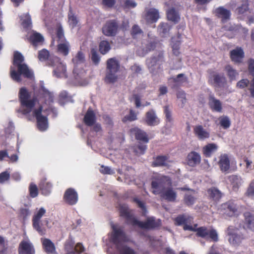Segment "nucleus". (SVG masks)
<instances>
[{"instance_id":"39","label":"nucleus","mask_w":254,"mask_h":254,"mask_svg":"<svg viewBox=\"0 0 254 254\" xmlns=\"http://www.w3.org/2000/svg\"><path fill=\"white\" fill-rule=\"evenodd\" d=\"M40 92L42 93L43 97L45 99L46 103L50 104L53 101V94L45 88H42Z\"/></svg>"},{"instance_id":"43","label":"nucleus","mask_w":254,"mask_h":254,"mask_svg":"<svg viewBox=\"0 0 254 254\" xmlns=\"http://www.w3.org/2000/svg\"><path fill=\"white\" fill-rule=\"evenodd\" d=\"M78 19L77 17L73 14L71 11H70L68 14V22L70 26L73 28L76 26L78 23Z\"/></svg>"},{"instance_id":"45","label":"nucleus","mask_w":254,"mask_h":254,"mask_svg":"<svg viewBox=\"0 0 254 254\" xmlns=\"http://www.w3.org/2000/svg\"><path fill=\"white\" fill-rule=\"evenodd\" d=\"M22 25L24 28H28L32 24L30 16L28 13L25 14L24 17L21 18Z\"/></svg>"},{"instance_id":"22","label":"nucleus","mask_w":254,"mask_h":254,"mask_svg":"<svg viewBox=\"0 0 254 254\" xmlns=\"http://www.w3.org/2000/svg\"><path fill=\"white\" fill-rule=\"evenodd\" d=\"M201 158L200 155L195 152H191L187 157L188 164L193 167L200 162Z\"/></svg>"},{"instance_id":"5","label":"nucleus","mask_w":254,"mask_h":254,"mask_svg":"<svg viewBox=\"0 0 254 254\" xmlns=\"http://www.w3.org/2000/svg\"><path fill=\"white\" fill-rule=\"evenodd\" d=\"M227 233L229 236L228 241L234 246H238L244 239L241 232L234 226H231L228 228Z\"/></svg>"},{"instance_id":"47","label":"nucleus","mask_w":254,"mask_h":254,"mask_svg":"<svg viewBox=\"0 0 254 254\" xmlns=\"http://www.w3.org/2000/svg\"><path fill=\"white\" fill-rule=\"evenodd\" d=\"M245 194L250 197H254V180L249 185Z\"/></svg>"},{"instance_id":"38","label":"nucleus","mask_w":254,"mask_h":254,"mask_svg":"<svg viewBox=\"0 0 254 254\" xmlns=\"http://www.w3.org/2000/svg\"><path fill=\"white\" fill-rule=\"evenodd\" d=\"M207 191L209 196L214 201H217L221 197V192L215 188L209 189Z\"/></svg>"},{"instance_id":"36","label":"nucleus","mask_w":254,"mask_h":254,"mask_svg":"<svg viewBox=\"0 0 254 254\" xmlns=\"http://www.w3.org/2000/svg\"><path fill=\"white\" fill-rule=\"evenodd\" d=\"M167 18L169 20L174 23H177L180 19V16L178 12L174 9L171 8L167 11Z\"/></svg>"},{"instance_id":"54","label":"nucleus","mask_w":254,"mask_h":254,"mask_svg":"<svg viewBox=\"0 0 254 254\" xmlns=\"http://www.w3.org/2000/svg\"><path fill=\"white\" fill-rule=\"evenodd\" d=\"M174 81L175 82L184 83L187 81V78L183 73L179 74L176 78H174Z\"/></svg>"},{"instance_id":"32","label":"nucleus","mask_w":254,"mask_h":254,"mask_svg":"<svg viewBox=\"0 0 254 254\" xmlns=\"http://www.w3.org/2000/svg\"><path fill=\"white\" fill-rule=\"evenodd\" d=\"M213 84L217 86H224L226 84V79L223 76L219 74H214L212 77Z\"/></svg>"},{"instance_id":"44","label":"nucleus","mask_w":254,"mask_h":254,"mask_svg":"<svg viewBox=\"0 0 254 254\" xmlns=\"http://www.w3.org/2000/svg\"><path fill=\"white\" fill-rule=\"evenodd\" d=\"M220 124L224 128H227L230 126L231 122L229 119L226 116L219 118Z\"/></svg>"},{"instance_id":"53","label":"nucleus","mask_w":254,"mask_h":254,"mask_svg":"<svg viewBox=\"0 0 254 254\" xmlns=\"http://www.w3.org/2000/svg\"><path fill=\"white\" fill-rule=\"evenodd\" d=\"M164 113L167 121L171 122L172 121L171 110L169 108L168 106L164 107Z\"/></svg>"},{"instance_id":"1","label":"nucleus","mask_w":254,"mask_h":254,"mask_svg":"<svg viewBox=\"0 0 254 254\" xmlns=\"http://www.w3.org/2000/svg\"><path fill=\"white\" fill-rule=\"evenodd\" d=\"M171 181L166 176H162L152 181V192L160 194L161 196L168 201H175L177 197L176 192L170 187Z\"/></svg>"},{"instance_id":"62","label":"nucleus","mask_w":254,"mask_h":254,"mask_svg":"<svg viewBox=\"0 0 254 254\" xmlns=\"http://www.w3.org/2000/svg\"><path fill=\"white\" fill-rule=\"evenodd\" d=\"M57 34L58 38L59 39V42H61L62 41H65L64 38V31L61 27H59L58 28Z\"/></svg>"},{"instance_id":"26","label":"nucleus","mask_w":254,"mask_h":254,"mask_svg":"<svg viewBox=\"0 0 254 254\" xmlns=\"http://www.w3.org/2000/svg\"><path fill=\"white\" fill-rule=\"evenodd\" d=\"M215 13L217 16L222 18V20H227L230 18V11L223 7H220L216 9Z\"/></svg>"},{"instance_id":"4","label":"nucleus","mask_w":254,"mask_h":254,"mask_svg":"<svg viewBox=\"0 0 254 254\" xmlns=\"http://www.w3.org/2000/svg\"><path fill=\"white\" fill-rule=\"evenodd\" d=\"M19 96L23 107V113L27 114L33 111L37 100L34 96H32L31 93L28 92L25 87L20 88Z\"/></svg>"},{"instance_id":"34","label":"nucleus","mask_w":254,"mask_h":254,"mask_svg":"<svg viewBox=\"0 0 254 254\" xmlns=\"http://www.w3.org/2000/svg\"><path fill=\"white\" fill-rule=\"evenodd\" d=\"M118 71H107L105 81L108 83H113L117 81Z\"/></svg>"},{"instance_id":"31","label":"nucleus","mask_w":254,"mask_h":254,"mask_svg":"<svg viewBox=\"0 0 254 254\" xmlns=\"http://www.w3.org/2000/svg\"><path fill=\"white\" fill-rule=\"evenodd\" d=\"M225 70L230 80H236L238 76L239 73L234 69L231 65H227L225 67Z\"/></svg>"},{"instance_id":"14","label":"nucleus","mask_w":254,"mask_h":254,"mask_svg":"<svg viewBox=\"0 0 254 254\" xmlns=\"http://www.w3.org/2000/svg\"><path fill=\"white\" fill-rule=\"evenodd\" d=\"M143 17L147 23H153L156 22L159 18V12L155 8L146 9L144 12Z\"/></svg>"},{"instance_id":"21","label":"nucleus","mask_w":254,"mask_h":254,"mask_svg":"<svg viewBox=\"0 0 254 254\" xmlns=\"http://www.w3.org/2000/svg\"><path fill=\"white\" fill-rule=\"evenodd\" d=\"M194 133L197 138L204 140L209 137V133L201 125L196 126L194 127Z\"/></svg>"},{"instance_id":"6","label":"nucleus","mask_w":254,"mask_h":254,"mask_svg":"<svg viewBox=\"0 0 254 254\" xmlns=\"http://www.w3.org/2000/svg\"><path fill=\"white\" fill-rule=\"evenodd\" d=\"M49 64L54 67V73L57 77H61L64 74L66 71L65 66L58 57L56 56L50 57Z\"/></svg>"},{"instance_id":"10","label":"nucleus","mask_w":254,"mask_h":254,"mask_svg":"<svg viewBox=\"0 0 254 254\" xmlns=\"http://www.w3.org/2000/svg\"><path fill=\"white\" fill-rule=\"evenodd\" d=\"M42 107L40 106L39 109L33 111V115L37 120V126L38 128L42 131L45 130L48 127V121L46 117L41 115Z\"/></svg>"},{"instance_id":"15","label":"nucleus","mask_w":254,"mask_h":254,"mask_svg":"<svg viewBox=\"0 0 254 254\" xmlns=\"http://www.w3.org/2000/svg\"><path fill=\"white\" fill-rule=\"evenodd\" d=\"M18 254H35L34 247L30 241L24 240L20 243Z\"/></svg>"},{"instance_id":"12","label":"nucleus","mask_w":254,"mask_h":254,"mask_svg":"<svg viewBox=\"0 0 254 254\" xmlns=\"http://www.w3.org/2000/svg\"><path fill=\"white\" fill-rule=\"evenodd\" d=\"M163 62V57L162 54H158L153 56L147 60L148 67L151 72H154L158 69Z\"/></svg>"},{"instance_id":"56","label":"nucleus","mask_w":254,"mask_h":254,"mask_svg":"<svg viewBox=\"0 0 254 254\" xmlns=\"http://www.w3.org/2000/svg\"><path fill=\"white\" fill-rule=\"evenodd\" d=\"M146 149V146L143 144L139 145L137 147L134 149V151L137 154H143Z\"/></svg>"},{"instance_id":"18","label":"nucleus","mask_w":254,"mask_h":254,"mask_svg":"<svg viewBox=\"0 0 254 254\" xmlns=\"http://www.w3.org/2000/svg\"><path fill=\"white\" fill-rule=\"evenodd\" d=\"M64 198L66 203L70 205H73L77 201L78 195L74 190L68 189L64 193Z\"/></svg>"},{"instance_id":"3","label":"nucleus","mask_w":254,"mask_h":254,"mask_svg":"<svg viewBox=\"0 0 254 254\" xmlns=\"http://www.w3.org/2000/svg\"><path fill=\"white\" fill-rule=\"evenodd\" d=\"M24 58L22 55L18 52H15L14 54L13 65L17 68V71L11 67L10 74L11 78L17 82L21 81V75L28 78H32L33 72L29 68L27 65L23 63Z\"/></svg>"},{"instance_id":"37","label":"nucleus","mask_w":254,"mask_h":254,"mask_svg":"<svg viewBox=\"0 0 254 254\" xmlns=\"http://www.w3.org/2000/svg\"><path fill=\"white\" fill-rule=\"evenodd\" d=\"M245 218V223L247 225L248 228L254 231V217L250 212H246L244 214Z\"/></svg>"},{"instance_id":"25","label":"nucleus","mask_w":254,"mask_h":254,"mask_svg":"<svg viewBox=\"0 0 254 254\" xmlns=\"http://www.w3.org/2000/svg\"><path fill=\"white\" fill-rule=\"evenodd\" d=\"M44 37L40 33L34 32L29 38V41L35 47L39 45H41L44 42Z\"/></svg>"},{"instance_id":"58","label":"nucleus","mask_w":254,"mask_h":254,"mask_svg":"<svg viewBox=\"0 0 254 254\" xmlns=\"http://www.w3.org/2000/svg\"><path fill=\"white\" fill-rule=\"evenodd\" d=\"M185 201L188 205H191L194 203L195 198L190 195H186L185 198Z\"/></svg>"},{"instance_id":"24","label":"nucleus","mask_w":254,"mask_h":254,"mask_svg":"<svg viewBox=\"0 0 254 254\" xmlns=\"http://www.w3.org/2000/svg\"><path fill=\"white\" fill-rule=\"evenodd\" d=\"M130 133L132 135H134L137 140H141L145 142L148 141L146 133L138 128H131L130 129Z\"/></svg>"},{"instance_id":"27","label":"nucleus","mask_w":254,"mask_h":254,"mask_svg":"<svg viewBox=\"0 0 254 254\" xmlns=\"http://www.w3.org/2000/svg\"><path fill=\"white\" fill-rule=\"evenodd\" d=\"M69 47L70 45L67 41H62L61 42H59L58 52L64 56H67L69 53Z\"/></svg>"},{"instance_id":"11","label":"nucleus","mask_w":254,"mask_h":254,"mask_svg":"<svg viewBox=\"0 0 254 254\" xmlns=\"http://www.w3.org/2000/svg\"><path fill=\"white\" fill-rule=\"evenodd\" d=\"M132 225L138 226L142 228H153L161 225V221L159 220L155 221L153 217L148 218L146 221H139L136 219H133Z\"/></svg>"},{"instance_id":"30","label":"nucleus","mask_w":254,"mask_h":254,"mask_svg":"<svg viewBox=\"0 0 254 254\" xmlns=\"http://www.w3.org/2000/svg\"><path fill=\"white\" fill-rule=\"evenodd\" d=\"M119 64L118 61L114 58L109 59L107 62V71H118Z\"/></svg>"},{"instance_id":"35","label":"nucleus","mask_w":254,"mask_h":254,"mask_svg":"<svg viewBox=\"0 0 254 254\" xmlns=\"http://www.w3.org/2000/svg\"><path fill=\"white\" fill-rule=\"evenodd\" d=\"M217 149V146L214 143H210L203 148V152L206 157H209Z\"/></svg>"},{"instance_id":"7","label":"nucleus","mask_w":254,"mask_h":254,"mask_svg":"<svg viewBox=\"0 0 254 254\" xmlns=\"http://www.w3.org/2000/svg\"><path fill=\"white\" fill-rule=\"evenodd\" d=\"M239 206L234 201H228L223 203L219 208L220 213L229 216L236 214L238 212Z\"/></svg>"},{"instance_id":"57","label":"nucleus","mask_w":254,"mask_h":254,"mask_svg":"<svg viewBox=\"0 0 254 254\" xmlns=\"http://www.w3.org/2000/svg\"><path fill=\"white\" fill-rule=\"evenodd\" d=\"M231 181L235 184L237 187L241 184L242 179L236 175H232L230 177Z\"/></svg>"},{"instance_id":"46","label":"nucleus","mask_w":254,"mask_h":254,"mask_svg":"<svg viewBox=\"0 0 254 254\" xmlns=\"http://www.w3.org/2000/svg\"><path fill=\"white\" fill-rule=\"evenodd\" d=\"M177 96L178 99L181 102V107H183L187 102L186 93L184 91H179L177 93Z\"/></svg>"},{"instance_id":"20","label":"nucleus","mask_w":254,"mask_h":254,"mask_svg":"<svg viewBox=\"0 0 254 254\" xmlns=\"http://www.w3.org/2000/svg\"><path fill=\"white\" fill-rule=\"evenodd\" d=\"M41 242L44 251L48 254H55L56 248L54 244L49 239L42 238Z\"/></svg>"},{"instance_id":"19","label":"nucleus","mask_w":254,"mask_h":254,"mask_svg":"<svg viewBox=\"0 0 254 254\" xmlns=\"http://www.w3.org/2000/svg\"><path fill=\"white\" fill-rule=\"evenodd\" d=\"M145 122L150 126H156L159 123V120L154 110H150L146 113Z\"/></svg>"},{"instance_id":"59","label":"nucleus","mask_w":254,"mask_h":254,"mask_svg":"<svg viewBox=\"0 0 254 254\" xmlns=\"http://www.w3.org/2000/svg\"><path fill=\"white\" fill-rule=\"evenodd\" d=\"M249 83V81L247 79H243L239 81L237 84V86L240 88H244L247 87Z\"/></svg>"},{"instance_id":"48","label":"nucleus","mask_w":254,"mask_h":254,"mask_svg":"<svg viewBox=\"0 0 254 254\" xmlns=\"http://www.w3.org/2000/svg\"><path fill=\"white\" fill-rule=\"evenodd\" d=\"M49 56V52L46 49H43L39 52L38 59L41 61L46 60Z\"/></svg>"},{"instance_id":"16","label":"nucleus","mask_w":254,"mask_h":254,"mask_svg":"<svg viewBox=\"0 0 254 254\" xmlns=\"http://www.w3.org/2000/svg\"><path fill=\"white\" fill-rule=\"evenodd\" d=\"M118 26L114 21H109L102 28L103 33L107 36H115L118 30Z\"/></svg>"},{"instance_id":"49","label":"nucleus","mask_w":254,"mask_h":254,"mask_svg":"<svg viewBox=\"0 0 254 254\" xmlns=\"http://www.w3.org/2000/svg\"><path fill=\"white\" fill-rule=\"evenodd\" d=\"M158 29H159V32L160 33H162L163 34L165 35L170 30V27L167 23H161L159 25V26L158 27Z\"/></svg>"},{"instance_id":"13","label":"nucleus","mask_w":254,"mask_h":254,"mask_svg":"<svg viewBox=\"0 0 254 254\" xmlns=\"http://www.w3.org/2000/svg\"><path fill=\"white\" fill-rule=\"evenodd\" d=\"M191 221L192 218L186 215H180L175 219L176 223L178 225H184L185 230L194 231L195 230V227L197 226V225L195 224L193 226L190 225Z\"/></svg>"},{"instance_id":"33","label":"nucleus","mask_w":254,"mask_h":254,"mask_svg":"<svg viewBox=\"0 0 254 254\" xmlns=\"http://www.w3.org/2000/svg\"><path fill=\"white\" fill-rule=\"evenodd\" d=\"M120 212L122 216L125 217L127 219H130L132 223L133 219L131 213L129 212L127 206L126 204H121L120 205Z\"/></svg>"},{"instance_id":"41","label":"nucleus","mask_w":254,"mask_h":254,"mask_svg":"<svg viewBox=\"0 0 254 254\" xmlns=\"http://www.w3.org/2000/svg\"><path fill=\"white\" fill-rule=\"evenodd\" d=\"M84 61V55L82 52L80 51L78 52L76 55L72 59V62L76 65L83 63Z\"/></svg>"},{"instance_id":"64","label":"nucleus","mask_w":254,"mask_h":254,"mask_svg":"<svg viewBox=\"0 0 254 254\" xmlns=\"http://www.w3.org/2000/svg\"><path fill=\"white\" fill-rule=\"evenodd\" d=\"M74 250L75 252L81 254L84 252V248L82 244L79 243L75 245Z\"/></svg>"},{"instance_id":"50","label":"nucleus","mask_w":254,"mask_h":254,"mask_svg":"<svg viewBox=\"0 0 254 254\" xmlns=\"http://www.w3.org/2000/svg\"><path fill=\"white\" fill-rule=\"evenodd\" d=\"M1 254H7L9 253V249L7 246V242L5 241L3 238L1 237Z\"/></svg>"},{"instance_id":"63","label":"nucleus","mask_w":254,"mask_h":254,"mask_svg":"<svg viewBox=\"0 0 254 254\" xmlns=\"http://www.w3.org/2000/svg\"><path fill=\"white\" fill-rule=\"evenodd\" d=\"M91 54H92L91 59H92V61L95 64H98L100 61V58H99L98 55L96 53V52L93 50L92 51Z\"/></svg>"},{"instance_id":"9","label":"nucleus","mask_w":254,"mask_h":254,"mask_svg":"<svg viewBox=\"0 0 254 254\" xmlns=\"http://www.w3.org/2000/svg\"><path fill=\"white\" fill-rule=\"evenodd\" d=\"M46 213V210L42 207L34 215L32 219L33 227L41 235H44L46 230L40 225V219Z\"/></svg>"},{"instance_id":"23","label":"nucleus","mask_w":254,"mask_h":254,"mask_svg":"<svg viewBox=\"0 0 254 254\" xmlns=\"http://www.w3.org/2000/svg\"><path fill=\"white\" fill-rule=\"evenodd\" d=\"M209 106L211 109L213 111L217 112H221L222 110V106L221 102L212 96L209 98Z\"/></svg>"},{"instance_id":"51","label":"nucleus","mask_w":254,"mask_h":254,"mask_svg":"<svg viewBox=\"0 0 254 254\" xmlns=\"http://www.w3.org/2000/svg\"><path fill=\"white\" fill-rule=\"evenodd\" d=\"M29 191L31 197H36L38 194V190L36 185L31 183L29 186Z\"/></svg>"},{"instance_id":"52","label":"nucleus","mask_w":254,"mask_h":254,"mask_svg":"<svg viewBox=\"0 0 254 254\" xmlns=\"http://www.w3.org/2000/svg\"><path fill=\"white\" fill-rule=\"evenodd\" d=\"M100 172L104 174H114L115 173V171L114 170L112 169L111 168L105 166L104 165L101 166V169L100 170Z\"/></svg>"},{"instance_id":"60","label":"nucleus","mask_w":254,"mask_h":254,"mask_svg":"<svg viewBox=\"0 0 254 254\" xmlns=\"http://www.w3.org/2000/svg\"><path fill=\"white\" fill-rule=\"evenodd\" d=\"M30 214L29 210L27 208H22L20 209L19 215L23 219H25Z\"/></svg>"},{"instance_id":"17","label":"nucleus","mask_w":254,"mask_h":254,"mask_svg":"<svg viewBox=\"0 0 254 254\" xmlns=\"http://www.w3.org/2000/svg\"><path fill=\"white\" fill-rule=\"evenodd\" d=\"M218 165L222 172H228L230 167V160L229 156L226 154H221L219 157Z\"/></svg>"},{"instance_id":"42","label":"nucleus","mask_w":254,"mask_h":254,"mask_svg":"<svg viewBox=\"0 0 254 254\" xmlns=\"http://www.w3.org/2000/svg\"><path fill=\"white\" fill-rule=\"evenodd\" d=\"M99 50L102 54H106L110 50V44L106 41H102L99 45Z\"/></svg>"},{"instance_id":"2","label":"nucleus","mask_w":254,"mask_h":254,"mask_svg":"<svg viewBox=\"0 0 254 254\" xmlns=\"http://www.w3.org/2000/svg\"><path fill=\"white\" fill-rule=\"evenodd\" d=\"M112 228L111 240L116 245L117 254H136L134 250L126 244L129 238L123 228L118 225H112Z\"/></svg>"},{"instance_id":"55","label":"nucleus","mask_w":254,"mask_h":254,"mask_svg":"<svg viewBox=\"0 0 254 254\" xmlns=\"http://www.w3.org/2000/svg\"><path fill=\"white\" fill-rule=\"evenodd\" d=\"M136 119V114L133 112L132 110H130L129 115L128 116H125L123 119V121L124 122H126L127 121H132L135 120Z\"/></svg>"},{"instance_id":"28","label":"nucleus","mask_w":254,"mask_h":254,"mask_svg":"<svg viewBox=\"0 0 254 254\" xmlns=\"http://www.w3.org/2000/svg\"><path fill=\"white\" fill-rule=\"evenodd\" d=\"M244 57V52L240 48H237L231 52L232 60L235 63H239Z\"/></svg>"},{"instance_id":"40","label":"nucleus","mask_w":254,"mask_h":254,"mask_svg":"<svg viewBox=\"0 0 254 254\" xmlns=\"http://www.w3.org/2000/svg\"><path fill=\"white\" fill-rule=\"evenodd\" d=\"M155 166H167L168 165L167 158L165 156L158 157L153 162Z\"/></svg>"},{"instance_id":"61","label":"nucleus","mask_w":254,"mask_h":254,"mask_svg":"<svg viewBox=\"0 0 254 254\" xmlns=\"http://www.w3.org/2000/svg\"><path fill=\"white\" fill-rule=\"evenodd\" d=\"M132 35L134 37H136L138 35L142 33V31L140 28L137 25H134L132 28Z\"/></svg>"},{"instance_id":"29","label":"nucleus","mask_w":254,"mask_h":254,"mask_svg":"<svg viewBox=\"0 0 254 254\" xmlns=\"http://www.w3.org/2000/svg\"><path fill=\"white\" fill-rule=\"evenodd\" d=\"M95 121V114L92 110L89 109L84 118V123L86 125L91 126L94 124Z\"/></svg>"},{"instance_id":"8","label":"nucleus","mask_w":254,"mask_h":254,"mask_svg":"<svg viewBox=\"0 0 254 254\" xmlns=\"http://www.w3.org/2000/svg\"><path fill=\"white\" fill-rule=\"evenodd\" d=\"M195 230L193 231L196 232V235L205 239L210 238L214 241H217L218 240V234L217 232L213 229H208L205 227H200L197 228V226L195 227Z\"/></svg>"}]
</instances>
